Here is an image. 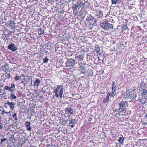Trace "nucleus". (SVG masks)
Masks as SVG:
<instances>
[{"mask_svg":"<svg viewBox=\"0 0 147 147\" xmlns=\"http://www.w3.org/2000/svg\"><path fill=\"white\" fill-rule=\"evenodd\" d=\"M63 88L62 85H58L54 90V93H55V96L59 98H61L62 97Z\"/></svg>","mask_w":147,"mask_h":147,"instance_id":"1","label":"nucleus"},{"mask_svg":"<svg viewBox=\"0 0 147 147\" xmlns=\"http://www.w3.org/2000/svg\"><path fill=\"white\" fill-rule=\"evenodd\" d=\"M100 25L102 28L105 30H108L113 28V25L110 24L107 20L105 21L103 23H101Z\"/></svg>","mask_w":147,"mask_h":147,"instance_id":"2","label":"nucleus"},{"mask_svg":"<svg viewBox=\"0 0 147 147\" xmlns=\"http://www.w3.org/2000/svg\"><path fill=\"white\" fill-rule=\"evenodd\" d=\"M127 102V101H125L123 99L119 103V108L118 109V111L119 112V114H121V112H123L126 110V104Z\"/></svg>","mask_w":147,"mask_h":147,"instance_id":"3","label":"nucleus"},{"mask_svg":"<svg viewBox=\"0 0 147 147\" xmlns=\"http://www.w3.org/2000/svg\"><path fill=\"white\" fill-rule=\"evenodd\" d=\"M86 20L88 21V23L89 24V26L91 27L95 26L97 24V21L94 20V17L91 16L87 17Z\"/></svg>","mask_w":147,"mask_h":147,"instance_id":"4","label":"nucleus"},{"mask_svg":"<svg viewBox=\"0 0 147 147\" xmlns=\"http://www.w3.org/2000/svg\"><path fill=\"white\" fill-rule=\"evenodd\" d=\"M138 101H139L142 105L147 102V96L139 94Z\"/></svg>","mask_w":147,"mask_h":147,"instance_id":"5","label":"nucleus"},{"mask_svg":"<svg viewBox=\"0 0 147 147\" xmlns=\"http://www.w3.org/2000/svg\"><path fill=\"white\" fill-rule=\"evenodd\" d=\"M76 63L75 60L74 59H68L65 63L66 66L67 67H73L74 66Z\"/></svg>","mask_w":147,"mask_h":147,"instance_id":"6","label":"nucleus"},{"mask_svg":"<svg viewBox=\"0 0 147 147\" xmlns=\"http://www.w3.org/2000/svg\"><path fill=\"white\" fill-rule=\"evenodd\" d=\"M7 48L8 49L13 52L16 51L17 50V48L15 45L12 43L9 44Z\"/></svg>","mask_w":147,"mask_h":147,"instance_id":"7","label":"nucleus"},{"mask_svg":"<svg viewBox=\"0 0 147 147\" xmlns=\"http://www.w3.org/2000/svg\"><path fill=\"white\" fill-rule=\"evenodd\" d=\"M23 80L26 81V83L29 85H32V80L31 77L27 76V78H24Z\"/></svg>","mask_w":147,"mask_h":147,"instance_id":"8","label":"nucleus"},{"mask_svg":"<svg viewBox=\"0 0 147 147\" xmlns=\"http://www.w3.org/2000/svg\"><path fill=\"white\" fill-rule=\"evenodd\" d=\"M73 109L68 107L65 109V112L66 114L72 115L73 114Z\"/></svg>","mask_w":147,"mask_h":147,"instance_id":"9","label":"nucleus"},{"mask_svg":"<svg viewBox=\"0 0 147 147\" xmlns=\"http://www.w3.org/2000/svg\"><path fill=\"white\" fill-rule=\"evenodd\" d=\"M77 123V121L76 119H71V120L69 121V123L71 124L70 125V126L72 128H73Z\"/></svg>","mask_w":147,"mask_h":147,"instance_id":"10","label":"nucleus"},{"mask_svg":"<svg viewBox=\"0 0 147 147\" xmlns=\"http://www.w3.org/2000/svg\"><path fill=\"white\" fill-rule=\"evenodd\" d=\"M84 55L83 53L79 55L78 53L75 55L76 58H78V59L79 60L82 59L84 58Z\"/></svg>","mask_w":147,"mask_h":147,"instance_id":"11","label":"nucleus"},{"mask_svg":"<svg viewBox=\"0 0 147 147\" xmlns=\"http://www.w3.org/2000/svg\"><path fill=\"white\" fill-rule=\"evenodd\" d=\"M4 89L6 90H8L11 92V93L14 92V91L16 90L15 88L10 87L8 86H5L4 87Z\"/></svg>","mask_w":147,"mask_h":147,"instance_id":"12","label":"nucleus"},{"mask_svg":"<svg viewBox=\"0 0 147 147\" xmlns=\"http://www.w3.org/2000/svg\"><path fill=\"white\" fill-rule=\"evenodd\" d=\"M81 73L84 74L86 73V69L84 66L80 65L79 67Z\"/></svg>","mask_w":147,"mask_h":147,"instance_id":"13","label":"nucleus"},{"mask_svg":"<svg viewBox=\"0 0 147 147\" xmlns=\"http://www.w3.org/2000/svg\"><path fill=\"white\" fill-rule=\"evenodd\" d=\"M140 91H142L141 94H141L143 95L146 96L147 94V90H146L144 86H143V88H142L139 89Z\"/></svg>","mask_w":147,"mask_h":147,"instance_id":"14","label":"nucleus"},{"mask_svg":"<svg viewBox=\"0 0 147 147\" xmlns=\"http://www.w3.org/2000/svg\"><path fill=\"white\" fill-rule=\"evenodd\" d=\"M7 104L9 106L11 110H12L14 109L15 104L13 102H11L9 101L8 100Z\"/></svg>","mask_w":147,"mask_h":147,"instance_id":"15","label":"nucleus"},{"mask_svg":"<svg viewBox=\"0 0 147 147\" xmlns=\"http://www.w3.org/2000/svg\"><path fill=\"white\" fill-rule=\"evenodd\" d=\"M96 16H97L98 18H102L103 16L102 11L100 10L97 11L96 12Z\"/></svg>","mask_w":147,"mask_h":147,"instance_id":"16","label":"nucleus"},{"mask_svg":"<svg viewBox=\"0 0 147 147\" xmlns=\"http://www.w3.org/2000/svg\"><path fill=\"white\" fill-rule=\"evenodd\" d=\"M30 123L29 122L26 121L25 123V125L27 127V129L28 131H31L32 128L30 126Z\"/></svg>","mask_w":147,"mask_h":147,"instance_id":"17","label":"nucleus"},{"mask_svg":"<svg viewBox=\"0 0 147 147\" xmlns=\"http://www.w3.org/2000/svg\"><path fill=\"white\" fill-rule=\"evenodd\" d=\"M125 140V138L122 135H121L119 137V139L118 140L119 142L122 145H123L124 143V141Z\"/></svg>","mask_w":147,"mask_h":147,"instance_id":"18","label":"nucleus"},{"mask_svg":"<svg viewBox=\"0 0 147 147\" xmlns=\"http://www.w3.org/2000/svg\"><path fill=\"white\" fill-rule=\"evenodd\" d=\"M7 24H8L9 26L14 27L16 23L13 21H12L11 20H9L7 22Z\"/></svg>","mask_w":147,"mask_h":147,"instance_id":"19","label":"nucleus"},{"mask_svg":"<svg viewBox=\"0 0 147 147\" xmlns=\"http://www.w3.org/2000/svg\"><path fill=\"white\" fill-rule=\"evenodd\" d=\"M12 33V32L10 31H9V33L7 34H5L4 36H5V40H9V37L10 35Z\"/></svg>","mask_w":147,"mask_h":147,"instance_id":"20","label":"nucleus"},{"mask_svg":"<svg viewBox=\"0 0 147 147\" xmlns=\"http://www.w3.org/2000/svg\"><path fill=\"white\" fill-rule=\"evenodd\" d=\"M11 40L13 42H14L15 43H17L19 40V39L18 38H17L16 36H13V37Z\"/></svg>","mask_w":147,"mask_h":147,"instance_id":"21","label":"nucleus"},{"mask_svg":"<svg viewBox=\"0 0 147 147\" xmlns=\"http://www.w3.org/2000/svg\"><path fill=\"white\" fill-rule=\"evenodd\" d=\"M72 7L73 11H76L77 9V8H79V7L78 5L76 4H76H74V3H73Z\"/></svg>","mask_w":147,"mask_h":147,"instance_id":"22","label":"nucleus"},{"mask_svg":"<svg viewBox=\"0 0 147 147\" xmlns=\"http://www.w3.org/2000/svg\"><path fill=\"white\" fill-rule=\"evenodd\" d=\"M38 33L39 35H42L44 33V30L42 28H40L38 29Z\"/></svg>","mask_w":147,"mask_h":147,"instance_id":"23","label":"nucleus"},{"mask_svg":"<svg viewBox=\"0 0 147 147\" xmlns=\"http://www.w3.org/2000/svg\"><path fill=\"white\" fill-rule=\"evenodd\" d=\"M40 82V81L39 79H38L36 80L34 82V86H38V84H39Z\"/></svg>","mask_w":147,"mask_h":147,"instance_id":"24","label":"nucleus"},{"mask_svg":"<svg viewBox=\"0 0 147 147\" xmlns=\"http://www.w3.org/2000/svg\"><path fill=\"white\" fill-rule=\"evenodd\" d=\"M95 50L96 52L97 53L100 55L101 53L100 52V48L99 46L97 45H96L95 47Z\"/></svg>","mask_w":147,"mask_h":147,"instance_id":"25","label":"nucleus"},{"mask_svg":"<svg viewBox=\"0 0 147 147\" xmlns=\"http://www.w3.org/2000/svg\"><path fill=\"white\" fill-rule=\"evenodd\" d=\"M10 98L12 99H13L15 100L17 98V96H16L15 94L12 93L10 94Z\"/></svg>","mask_w":147,"mask_h":147,"instance_id":"26","label":"nucleus"},{"mask_svg":"<svg viewBox=\"0 0 147 147\" xmlns=\"http://www.w3.org/2000/svg\"><path fill=\"white\" fill-rule=\"evenodd\" d=\"M109 100V97L106 96V98H104L103 100V102L104 103L107 102Z\"/></svg>","mask_w":147,"mask_h":147,"instance_id":"27","label":"nucleus"},{"mask_svg":"<svg viewBox=\"0 0 147 147\" xmlns=\"http://www.w3.org/2000/svg\"><path fill=\"white\" fill-rule=\"evenodd\" d=\"M120 0H111L112 4H116L117 3H119Z\"/></svg>","mask_w":147,"mask_h":147,"instance_id":"28","label":"nucleus"},{"mask_svg":"<svg viewBox=\"0 0 147 147\" xmlns=\"http://www.w3.org/2000/svg\"><path fill=\"white\" fill-rule=\"evenodd\" d=\"M5 76V78H4L5 79H6L7 78H9L11 76L10 74H4L3 75V77Z\"/></svg>","mask_w":147,"mask_h":147,"instance_id":"29","label":"nucleus"},{"mask_svg":"<svg viewBox=\"0 0 147 147\" xmlns=\"http://www.w3.org/2000/svg\"><path fill=\"white\" fill-rule=\"evenodd\" d=\"M134 93L133 94L129 93V94H128L127 96V97L129 98H132V99H134L133 95H134Z\"/></svg>","mask_w":147,"mask_h":147,"instance_id":"30","label":"nucleus"},{"mask_svg":"<svg viewBox=\"0 0 147 147\" xmlns=\"http://www.w3.org/2000/svg\"><path fill=\"white\" fill-rule=\"evenodd\" d=\"M146 85L145 83L143 81H142V82L140 84V85L139 88H140V89L143 88V86Z\"/></svg>","mask_w":147,"mask_h":147,"instance_id":"31","label":"nucleus"},{"mask_svg":"<svg viewBox=\"0 0 147 147\" xmlns=\"http://www.w3.org/2000/svg\"><path fill=\"white\" fill-rule=\"evenodd\" d=\"M49 61V59L47 58V56H46L43 60V63H47Z\"/></svg>","mask_w":147,"mask_h":147,"instance_id":"32","label":"nucleus"},{"mask_svg":"<svg viewBox=\"0 0 147 147\" xmlns=\"http://www.w3.org/2000/svg\"><path fill=\"white\" fill-rule=\"evenodd\" d=\"M76 3V4H77L79 7V8L82 7V5H81L82 3L81 1L79 0Z\"/></svg>","mask_w":147,"mask_h":147,"instance_id":"33","label":"nucleus"},{"mask_svg":"<svg viewBox=\"0 0 147 147\" xmlns=\"http://www.w3.org/2000/svg\"><path fill=\"white\" fill-rule=\"evenodd\" d=\"M116 89H112V91L111 93V94L113 95H112V96L114 98L115 95H116Z\"/></svg>","mask_w":147,"mask_h":147,"instance_id":"34","label":"nucleus"},{"mask_svg":"<svg viewBox=\"0 0 147 147\" xmlns=\"http://www.w3.org/2000/svg\"><path fill=\"white\" fill-rule=\"evenodd\" d=\"M2 67L3 69H6V68H8L9 67V66L7 64H5L2 66Z\"/></svg>","mask_w":147,"mask_h":147,"instance_id":"35","label":"nucleus"},{"mask_svg":"<svg viewBox=\"0 0 147 147\" xmlns=\"http://www.w3.org/2000/svg\"><path fill=\"white\" fill-rule=\"evenodd\" d=\"M121 28L123 30H126L127 28V25L126 24L123 25L122 26Z\"/></svg>","mask_w":147,"mask_h":147,"instance_id":"36","label":"nucleus"},{"mask_svg":"<svg viewBox=\"0 0 147 147\" xmlns=\"http://www.w3.org/2000/svg\"><path fill=\"white\" fill-rule=\"evenodd\" d=\"M127 113L126 112L125 110L123 112H121V113L119 114L121 115L126 116Z\"/></svg>","mask_w":147,"mask_h":147,"instance_id":"37","label":"nucleus"},{"mask_svg":"<svg viewBox=\"0 0 147 147\" xmlns=\"http://www.w3.org/2000/svg\"><path fill=\"white\" fill-rule=\"evenodd\" d=\"M20 78L21 77L20 76H17L14 78V79L15 81H17L20 80Z\"/></svg>","mask_w":147,"mask_h":147,"instance_id":"38","label":"nucleus"},{"mask_svg":"<svg viewBox=\"0 0 147 147\" xmlns=\"http://www.w3.org/2000/svg\"><path fill=\"white\" fill-rule=\"evenodd\" d=\"M115 82L113 81V83L112 85L111 89H116V86L115 84Z\"/></svg>","mask_w":147,"mask_h":147,"instance_id":"39","label":"nucleus"},{"mask_svg":"<svg viewBox=\"0 0 147 147\" xmlns=\"http://www.w3.org/2000/svg\"><path fill=\"white\" fill-rule=\"evenodd\" d=\"M7 141V139L5 138H2L1 139V144H3V143L4 142Z\"/></svg>","mask_w":147,"mask_h":147,"instance_id":"40","label":"nucleus"},{"mask_svg":"<svg viewBox=\"0 0 147 147\" xmlns=\"http://www.w3.org/2000/svg\"><path fill=\"white\" fill-rule=\"evenodd\" d=\"M3 71H4L6 72L5 74H7V73L8 72H9L10 71V70L8 68H6V69H3Z\"/></svg>","mask_w":147,"mask_h":147,"instance_id":"41","label":"nucleus"},{"mask_svg":"<svg viewBox=\"0 0 147 147\" xmlns=\"http://www.w3.org/2000/svg\"><path fill=\"white\" fill-rule=\"evenodd\" d=\"M67 123V122L65 120H64L62 121V124L63 125L65 126L66 125Z\"/></svg>","mask_w":147,"mask_h":147,"instance_id":"42","label":"nucleus"},{"mask_svg":"<svg viewBox=\"0 0 147 147\" xmlns=\"http://www.w3.org/2000/svg\"><path fill=\"white\" fill-rule=\"evenodd\" d=\"M136 87H133L131 88V92H133L136 89Z\"/></svg>","mask_w":147,"mask_h":147,"instance_id":"43","label":"nucleus"},{"mask_svg":"<svg viewBox=\"0 0 147 147\" xmlns=\"http://www.w3.org/2000/svg\"><path fill=\"white\" fill-rule=\"evenodd\" d=\"M81 5H82V9H84L85 7V3H81Z\"/></svg>","mask_w":147,"mask_h":147,"instance_id":"44","label":"nucleus"},{"mask_svg":"<svg viewBox=\"0 0 147 147\" xmlns=\"http://www.w3.org/2000/svg\"><path fill=\"white\" fill-rule=\"evenodd\" d=\"M92 56L90 55H88L87 57V59L90 60V58H91Z\"/></svg>","mask_w":147,"mask_h":147,"instance_id":"45","label":"nucleus"},{"mask_svg":"<svg viewBox=\"0 0 147 147\" xmlns=\"http://www.w3.org/2000/svg\"><path fill=\"white\" fill-rule=\"evenodd\" d=\"M9 87L15 88V85L13 83L11 84V86Z\"/></svg>","mask_w":147,"mask_h":147,"instance_id":"46","label":"nucleus"},{"mask_svg":"<svg viewBox=\"0 0 147 147\" xmlns=\"http://www.w3.org/2000/svg\"><path fill=\"white\" fill-rule=\"evenodd\" d=\"M112 95H111V93H110L109 92L107 94V96H108V97H109L110 96V97H112Z\"/></svg>","mask_w":147,"mask_h":147,"instance_id":"47","label":"nucleus"},{"mask_svg":"<svg viewBox=\"0 0 147 147\" xmlns=\"http://www.w3.org/2000/svg\"><path fill=\"white\" fill-rule=\"evenodd\" d=\"M7 147H15V146L13 144H10Z\"/></svg>","mask_w":147,"mask_h":147,"instance_id":"48","label":"nucleus"},{"mask_svg":"<svg viewBox=\"0 0 147 147\" xmlns=\"http://www.w3.org/2000/svg\"><path fill=\"white\" fill-rule=\"evenodd\" d=\"M8 105V104H7V103H5V105H4V106L6 107H7V105Z\"/></svg>","mask_w":147,"mask_h":147,"instance_id":"49","label":"nucleus"},{"mask_svg":"<svg viewBox=\"0 0 147 147\" xmlns=\"http://www.w3.org/2000/svg\"><path fill=\"white\" fill-rule=\"evenodd\" d=\"M47 147H49V146L51 147L52 146V145L51 144H48L47 145Z\"/></svg>","mask_w":147,"mask_h":147,"instance_id":"50","label":"nucleus"},{"mask_svg":"<svg viewBox=\"0 0 147 147\" xmlns=\"http://www.w3.org/2000/svg\"><path fill=\"white\" fill-rule=\"evenodd\" d=\"M133 96H134V98H135L137 97V96L136 95V94H134V95H133Z\"/></svg>","mask_w":147,"mask_h":147,"instance_id":"51","label":"nucleus"},{"mask_svg":"<svg viewBox=\"0 0 147 147\" xmlns=\"http://www.w3.org/2000/svg\"><path fill=\"white\" fill-rule=\"evenodd\" d=\"M69 121H70V117H69V118L67 119V120H65L67 122H67Z\"/></svg>","mask_w":147,"mask_h":147,"instance_id":"52","label":"nucleus"},{"mask_svg":"<svg viewBox=\"0 0 147 147\" xmlns=\"http://www.w3.org/2000/svg\"><path fill=\"white\" fill-rule=\"evenodd\" d=\"M112 138H114V137H115V135L114 134H112Z\"/></svg>","mask_w":147,"mask_h":147,"instance_id":"53","label":"nucleus"},{"mask_svg":"<svg viewBox=\"0 0 147 147\" xmlns=\"http://www.w3.org/2000/svg\"><path fill=\"white\" fill-rule=\"evenodd\" d=\"M22 83L23 84H26V83H25L23 81H21Z\"/></svg>","mask_w":147,"mask_h":147,"instance_id":"54","label":"nucleus"},{"mask_svg":"<svg viewBox=\"0 0 147 147\" xmlns=\"http://www.w3.org/2000/svg\"><path fill=\"white\" fill-rule=\"evenodd\" d=\"M16 113H15L13 115V117H16Z\"/></svg>","mask_w":147,"mask_h":147,"instance_id":"55","label":"nucleus"},{"mask_svg":"<svg viewBox=\"0 0 147 147\" xmlns=\"http://www.w3.org/2000/svg\"><path fill=\"white\" fill-rule=\"evenodd\" d=\"M19 122H20L19 121H17L16 122V124H19Z\"/></svg>","mask_w":147,"mask_h":147,"instance_id":"56","label":"nucleus"},{"mask_svg":"<svg viewBox=\"0 0 147 147\" xmlns=\"http://www.w3.org/2000/svg\"><path fill=\"white\" fill-rule=\"evenodd\" d=\"M3 38H2L3 39H4V40H5L6 38H5V36H4L3 37Z\"/></svg>","mask_w":147,"mask_h":147,"instance_id":"57","label":"nucleus"},{"mask_svg":"<svg viewBox=\"0 0 147 147\" xmlns=\"http://www.w3.org/2000/svg\"><path fill=\"white\" fill-rule=\"evenodd\" d=\"M21 76H22V77H25V74H22L21 75Z\"/></svg>","mask_w":147,"mask_h":147,"instance_id":"58","label":"nucleus"},{"mask_svg":"<svg viewBox=\"0 0 147 147\" xmlns=\"http://www.w3.org/2000/svg\"><path fill=\"white\" fill-rule=\"evenodd\" d=\"M12 138L14 139L13 136L11 137L10 138V139H12V140H13V139H12Z\"/></svg>","mask_w":147,"mask_h":147,"instance_id":"59","label":"nucleus"},{"mask_svg":"<svg viewBox=\"0 0 147 147\" xmlns=\"http://www.w3.org/2000/svg\"><path fill=\"white\" fill-rule=\"evenodd\" d=\"M12 138L14 139L13 136L11 137L10 138V139H12V140H13V139H12Z\"/></svg>","mask_w":147,"mask_h":147,"instance_id":"60","label":"nucleus"},{"mask_svg":"<svg viewBox=\"0 0 147 147\" xmlns=\"http://www.w3.org/2000/svg\"><path fill=\"white\" fill-rule=\"evenodd\" d=\"M12 138L14 139L13 136L11 137L10 138V139H12V140H13V139H12Z\"/></svg>","mask_w":147,"mask_h":147,"instance_id":"61","label":"nucleus"},{"mask_svg":"<svg viewBox=\"0 0 147 147\" xmlns=\"http://www.w3.org/2000/svg\"><path fill=\"white\" fill-rule=\"evenodd\" d=\"M2 127V125L0 124V129H1Z\"/></svg>","mask_w":147,"mask_h":147,"instance_id":"62","label":"nucleus"},{"mask_svg":"<svg viewBox=\"0 0 147 147\" xmlns=\"http://www.w3.org/2000/svg\"><path fill=\"white\" fill-rule=\"evenodd\" d=\"M84 3H88V1H85Z\"/></svg>","mask_w":147,"mask_h":147,"instance_id":"63","label":"nucleus"},{"mask_svg":"<svg viewBox=\"0 0 147 147\" xmlns=\"http://www.w3.org/2000/svg\"><path fill=\"white\" fill-rule=\"evenodd\" d=\"M52 146H53V147H56L55 145H52Z\"/></svg>","mask_w":147,"mask_h":147,"instance_id":"64","label":"nucleus"}]
</instances>
